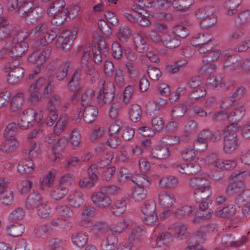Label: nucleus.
<instances>
[{"label": "nucleus", "instance_id": "1", "mask_svg": "<svg viewBox=\"0 0 250 250\" xmlns=\"http://www.w3.org/2000/svg\"><path fill=\"white\" fill-rule=\"evenodd\" d=\"M29 37L28 30H20L16 37L11 40L12 45L8 52V56L11 58H19L23 54L28 48L27 43L24 41Z\"/></svg>", "mask_w": 250, "mask_h": 250}, {"label": "nucleus", "instance_id": "2", "mask_svg": "<svg viewBox=\"0 0 250 250\" xmlns=\"http://www.w3.org/2000/svg\"><path fill=\"white\" fill-rule=\"evenodd\" d=\"M239 126L238 124L231 123L224 129L223 150L227 153L235 150L238 146L237 131Z\"/></svg>", "mask_w": 250, "mask_h": 250}, {"label": "nucleus", "instance_id": "3", "mask_svg": "<svg viewBox=\"0 0 250 250\" xmlns=\"http://www.w3.org/2000/svg\"><path fill=\"white\" fill-rule=\"evenodd\" d=\"M83 50V55L81 59V69L84 75L85 80L90 83H95L99 79V74L95 71L93 65L88 62L90 57V48H86L83 50V47L80 46L78 50Z\"/></svg>", "mask_w": 250, "mask_h": 250}, {"label": "nucleus", "instance_id": "4", "mask_svg": "<svg viewBox=\"0 0 250 250\" xmlns=\"http://www.w3.org/2000/svg\"><path fill=\"white\" fill-rule=\"evenodd\" d=\"M29 36L31 35L40 38V44L44 46L51 43L55 38L54 35L48 33L47 25L46 23H42L35 26L30 32L28 31Z\"/></svg>", "mask_w": 250, "mask_h": 250}, {"label": "nucleus", "instance_id": "5", "mask_svg": "<svg viewBox=\"0 0 250 250\" xmlns=\"http://www.w3.org/2000/svg\"><path fill=\"white\" fill-rule=\"evenodd\" d=\"M224 62V68L226 71L235 70L241 68L244 64L246 65V60L243 62L240 58L237 55H233L229 50H226L223 53Z\"/></svg>", "mask_w": 250, "mask_h": 250}, {"label": "nucleus", "instance_id": "6", "mask_svg": "<svg viewBox=\"0 0 250 250\" xmlns=\"http://www.w3.org/2000/svg\"><path fill=\"white\" fill-rule=\"evenodd\" d=\"M155 235L157 237L156 239V247L160 250H165L172 241L171 234L167 231H164V228L162 225L158 226L154 229Z\"/></svg>", "mask_w": 250, "mask_h": 250}, {"label": "nucleus", "instance_id": "7", "mask_svg": "<svg viewBox=\"0 0 250 250\" xmlns=\"http://www.w3.org/2000/svg\"><path fill=\"white\" fill-rule=\"evenodd\" d=\"M245 109L242 106L236 108L228 115H227V113L225 111H221L214 114L213 120L214 121H220L223 120L224 117H227L229 122L237 124V122L240 121L245 115Z\"/></svg>", "mask_w": 250, "mask_h": 250}, {"label": "nucleus", "instance_id": "8", "mask_svg": "<svg viewBox=\"0 0 250 250\" xmlns=\"http://www.w3.org/2000/svg\"><path fill=\"white\" fill-rule=\"evenodd\" d=\"M52 52L50 46L40 48L34 51L28 57V61L37 66L42 65L48 59Z\"/></svg>", "mask_w": 250, "mask_h": 250}, {"label": "nucleus", "instance_id": "9", "mask_svg": "<svg viewBox=\"0 0 250 250\" xmlns=\"http://www.w3.org/2000/svg\"><path fill=\"white\" fill-rule=\"evenodd\" d=\"M77 34V30L76 28L63 31L58 38V44H61L63 50H68L76 39Z\"/></svg>", "mask_w": 250, "mask_h": 250}, {"label": "nucleus", "instance_id": "10", "mask_svg": "<svg viewBox=\"0 0 250 250\" xmlns=\"http://www.w3.org/2000/svg\"><path fill=\"white\" fill-rule=\"evenodd\" d=\"M91 199L95 206L99 209H106L111 204V200L109 196L103 191L94 192Z\"/></svg>", "mask_w": 250, "mask_h": 250}, {"label": "nucleus", "instance_id": "11", "mask_svg": "<svg viewBox=\"0 0 250 250\" xmlns=\"http://www.w3.org/2000/svg\"><path fill=\"white\" fill-rule=\"evenodd\" d=\"M88 178L80 179L79 182L80 187L88 188L93 187L98 179L99 172L95 165H92L87 169Z\"/></svg>", "mask_w": 250, "mask_h": 250}, {"label": "nucleus", "instance_id": "12", "mask_svg": "<svg viewBox=\"0 0 250 250\" xmlns=\"http://www.w3.org/2000/svg\"><path fill=\"white\" fill-rule=\"evenodd\" d=\"M236 203L242 207V211L244 215L250 212V189H245L242 193L236 197Z\"/></svg>", "mask_w": 250, "mask_h": 250}, {"label": "nucleus", "instance_id": "13", "mask_svg": "<svg viewBox=\"0 0 250 250\" xmlns=\"http://www.w3.org/2000/svg\"><path fill=\"white\" fill-rule=\"evenodd\" d=\"M172 166L179 172L188 175L195 174L201 169L200 165L196 161L189 164L184 163L181 165L174 164Z\"/></svg>", "mask_w": 250, "mask_h": 250}, {"label": "nucleus", "instance_id": "14", "mask_svg": "<svg viewBox=\"0 0 250 250\" xmlns=\"http://www.w3.org/2000/svg\"><path fill=\"white\" fill-rule=\"evenodd\" d=\"M35 122L33 110L28 109L23 111L18 122L19 126L23 129H27L33 126Z\"/></svg>", "mask_w": 250, "mask_h": 250}, {"label": "nucleus", "instance_id": "15", "mask_svg": "<svg viewBox=\"0 0 250 250\" xmlns=\"http://www.w3.org/2000/svg\"><path fill=\"white\" fill-rule=\"evenodd\" d=\"M13 191L7 186V182L4 180L0 182V201L5 205H10L13 200Z\"/></svg>", "mask_w": 250, "mask_h": 250}, {"label": "nucleus", "instance_id": "16", "mask_svg": "<svg viewBox=\"0 0 250 250\" xmlns=\"http://www.w3.org/2000/svg\"><path fill=\"white\" fill-rule=\"evenodd\" d=\"M114 98V93L112 88L103 87L100 90L97 97L98 104L102 106L104 104H111Z\"/></svg>", "mask_w": 250, "mask_h": 250}, {"label": "nucleus", "instance_id": "17", "mask_svg": "<svg viewBox=\"0 0 250 250\" xmlns=\"http://www.w3.org/2000/svg\"><path fill=\"white\" fill-rule=\"evenodd\" d=\"M159 204L164 208H169L172 207L176 201L173 193L167 191H162L158 195Z\"/></svg>", "mask_w": 250, "mask_h": 250}, {"label": "nucleus", "instance_id": "18", "mask_svg": "<svg viewBox=\"0 0 250 250\" xmlns=\"http://www.w3.org/2000/svg\"><path fill=\"white\" fill-rule=\"evenodd\" d=\"M98 111L97 108L94 105H90L83 107V112L81 115V113L78 115V117H83L84 122L86 124H90L94 121L98 115Z\"/></svg>", "mask_w": 250, "mask_h": 250}, {"label": "nucleus", "instance_id": "19", "mask_svg": "<svg viewBox=\"0 0 250 250\" xmlns=\"http://www.w3.org/2000/svg\"><path fill=\"white\" fill-rule=\"evenodd\" d=\"M7 81L9 84H15L20 83L23 79L24 70L22 67H17L9 70Z\"/></svg>", "mask_w": 250, "mask_h": 250}, {"label": "nucleus", "instance_id": "20", "mask_svg": "<svg viewBox=\"0 0 250 250\" xmlns=\"http://www.w3.org/2000/svg\"><path fill=\"white\" fill-rule=\"evenodd\" d=\"M166 47L173 49L178 47L181 44V40L174 34L169 35L164 33L161 36V42Z\"/></svg>", "mask_w": 250, "mask_h": 250}, {"label": "nucleus", "instance_id": "21", "mask_svg": "<svg viewBox=\"0 0 250 250\" xmlns=\"http://www.w3.org/2000/svg\"><path fill=\"white\" fill-rule=\"evenodd\" d=\"M146 231L144 226L134 227L129 236V241L132 245L139 246L141 243L142 237L145 234Z\"/></svg>", "mask_w": 250, "mask_h": 250}, {"label": "nucleus", "instance_id": "22", "mask_svg": "<svg viewBox=\"0 0 250 250\" xmlns=\"http://www.w3.org/2000/svg\"><path fill=\"white\" fill-rule=\"evenodd\" d=\"M245 185L243 181L235 180L227 187L226 192L229 196L235 195L236 197L245 189Z\"/></svg>", "mask_w": 250, "mask_h": 250}, {"label": "nucleus", "instance_id": "23", "mask_svg": "<svg viewBox=\"0 0 250 250\" xmlns=\"http://www.w3.org/2000/svg\"><path fill=\"white\" fill-rule=\"evenodd\" d=\"M62 97L58 94H53L49 99L46 105L47 112H55L58 113L57 109L63 104Z\"/></svg>", "mask_w": 250, "mask_h": 250}, {"label": "nucleus", "instance_id": "24", "mask_svg": "<svg viewBox=\"0 0 250 250\" xmlns=\"http://www.w3.org/2000/svg\"><path fill=\"white\" fill-rule=\"evenodd\" d=\"M170 155L169 148L167 146H157L152 149L150 157L156 160L166 159Z\"/></svg>", "mask_w": 250, "mask_h": 250}, {"label": "nucleus", "instance_id": "25", "mask_svg": "<svg viewBox=\"0 0 250 250\" xmlns=\"http://www.w3.org/2000/svg\"><path fill=\"white\" fill-rule=\"evenodd\" d=\"M159 186L162 188H174L179 184V179L173 175H167L162 177L159 180Z\"/></svg>", "mask_w": 250, "mask_h": 250}, {"label": "nucleus", "instance_id": "26", "mask_svg": "<svg viewBox=\"0 0 250 250\" xmlns=\"http://www.w3.org/2000/svg\"><path fill=\"white\" fill-rule=\"evenodd\" d=\"M245 88L242 86L238 87L233 92L230 99H224L221 104L222 108L228 107L232 103L243 97Z\"/></svg>", "mask_w": 250, "mask_h": 250}, {"label": "nucleus", "instance_id": "27", "mask_svg": "<svg viewBox=\"0 0 250 250\" xmlns=\"http://www.w3.org/2000/svg\"><path fill=\"white\" fill-rule=\"evenodd\" d=\"M71 64V61L66 60L63 62L59 66L56 68L54 75L58 80L62 81L66 77Z\"/></svg>", "mask_w": 250, "mask_h": 250}, {"label": "nucleus", "instance_id": "28", "mask_svg": "<svg viewBox=\"0 0 250 250\" xmlns=\"http://www.w3.org/2000/svg\"><path fill=\"white\" fill-rule=\"evenodd\" d=\"M118 243L117 237L113 234L108 235L102 240L101 247L103 250H113Z\"/></svg>", "mask_w": 250, "mask_h": 250}, {"label": "nucleus", "instance_id": "29", "mask_svg": "<svg viewBox=\"0 0 250 250\" xmlns=\"http://www.w3.org/2000/svg\"><path fill=\"white\" fill-rule=\"evenodd\" d=\"M211 36L206 33H199L194 36L191 40V44L192 46L197 47L206 44H210L211 42Z\"/></svg>", "mask_w": 250, "mask_h": 250}, {"label": "nucleus", "instance_id": "30", "mask_svg": "<svg viewBox=\"0 0 250 250\" xmlns=\"http://www.w3.org/2000/svg\"><path fill=\"white\" fill-rule=\"evenodd\" d=\"M88 236L86 232L79 231L73 234L71 236L73 244L78 247H83L87 243Z\"/></svg>", "mask_w": 250, "mask_h": 250}, {"label": "nucleus", "instance_id": "31", "mask_svg": "<svg viewBox=\"0 0 250 250\" xmlns=\"http://www.w3.org/2000/svg\"><path fill=\"white\" fill-rule=\"evenodd\" d=\"M24 229L25 226L24 225L17 223L7 226L6 230L9 235L11 237H16L21 235L24 231Z\"/></svg>", "mask_w": 250, "mask_h": 250}, {"label": "nucleus", "instance_id": "32", "mask_svg": "<svg viewBox=\"0 0 250 250\" xmlns=\"http://www.w3.org/2000/svg\"><path fill=\"white\" fill-rule=\"evenodd\" d=\"M42 203L39 193L37 192H33L28 196L25 202V206L27 208L32 209L35 207L37 208V206Z\"/></svg>", "mask_w": 250, "mask_h": 250}, {"label": "nucleus", "instance_id": "33", "mask_svg": "<svg viewBox=\"0 0 250 250\" xmlns=\"http://www.w3.org/2000/svg\"><path fill=\"white\" fill-rule=\"evenodd\" d=\"M34 164L30 158L25 159L20 161L17 167L18 171L21 173H28L34 169Z\"/></svg>", "mask_w": 250, "mask_h": 250}, {"label": "nucleus", "instance_id": "34", "mask_svg": "<svg viewBox=\"0 0 250 250\" xmlns=\"http://www.w3.org/2000/svg\"><path fill=\"white\" fill-rule=\"evenodd\" d=\"M16 27L12 25H8L6 27H0V40H3L6 38L13 39L14 37L20 32Z\"/></svg>", "mask_w": 250, "mask_h": 250}, {"label": "nucleus", "instance_id": "35", "mask_svg": "<svg viewBox=\"0 0 250 250\" xmlns=\"http://www.w3.org/2000/svg\"><path fill=\"white\" fill-rule=\"evenodd\" d=\"M247 240V238L244 236L241 240L234 241L232 236L230 234H227L223 236L221 238L222 243L226 247H238L242 245Z\"/></svg>", "mask_w": 250, "mask_h": 250}, {"label": "nucleus", "instance_id": "36", "mask_svg": "<svg viewBox=\"0 0 250 250\" xmlns=\"http://www.w3.org/2000/svg\"><path fill=\"white\" fill-rule=\"evenodd\" d=\"M224 133V130L218 129L216 131L212 132L208 129H205L202 130L203 136L206 138L208 140H210L213 142L219 141L222 135Z\"/></svg>", "mask_w": 250, "mask_h": 250}, {"label": "nucleus", "instance_id": "37", "mask_svg": "<svg viewBox=\"0 0 250 250\" xmlns=\"http://www.w3.org/2000/svg\"><path fill=\"white\" fill-rule=\"evenodd\" d=\"M174 231V234L179 240L185 239L188 234L186 226L181 223L174 224L171 227Z\"/></svg>", "mask_w": 250, "mask_h": 250}, {"label": "nucleus", "instance_id": "38", "mask_svg": "<svg viewBox=\"0 0 250 250\" xmlns=\"http://www.w3.org/2000/svg\"><path fill=\"white\" fill-rule=\"evenodd\" d=\"M197 209L192 206H186L177 209L175 214L178 217H186L194 215Z\"/></svg>", "mask_w": 250, "mask_h": 250}, {"label": "nucleus", "instance_id": "39", "mask_svg": "<svg viewBox=\"0 0 250 250\" xmlns=\"http://www.w3.org/2000/svg\"><path fill=\"white\" fill-rule=\"evenodd\" d=\"M18 130L16 124L15 123H10L6 126L4 130L3 137L6 140H17L15 138V135L17 133Z\"/></svg>", "mask_w": 250, "mask_h": 250}, {"label": "nucleus", "instance_id": "40", "mask_svg": "<svg viewBox=\"0 0 250 250\" xmlns=\"http://www.w3.org/2000/svg\"><path fill=\"white\" fill-rule=\"evenodd\" d=\"M166 101L163 99H160L156 102L148 103L146 106V112L150 115H156L160 107L164 105Z\"/></svg>", "mask_w": 250, "mask_h": 250}, {"label": "nucleus", "instance_id": "41", "mask_svg": "<svg viewBox=\"0 0 250 250\" xmlns=\"http://www.w3.org/2000/svg\"><path fill=\"white\" fill-rule=\"evenodd\" d=\"M109 227L105 222H97L94 223L90 228L93 233L96 235H100L108 232Z\"/></svg>", "mask_w": 250, "mask_h": 250}, {"label": "nucleus", "instance_id": "42", "mask_svg": "<svg viewBox=\"0 0 250 250\" xmlns=\"http://www.w3.org/2000/svg\"><path fill=\"white\" fill-rule=\"evenodd\" d=\"M68 117L66 115L60 117L54 127V132L57 136H59L64 131L68 124Z\"/></svg>", "mask_w": 250, "mask_h": 250}, {"label": "nucleus", "instance_id": "43", "mask_svg": "<svg viewBox=\"0 0 250 250\" xmlns=\"http://www.w3.org/2000/svg\"><path fill=\"white\" fill-rule=\"evenodd\" d=\"M212 194L210 188L204 189H195L193 197L196 202H201L204 200H208V197Z\"/></svg>", "mask_w": 250, "mask_h": 250}, {"label": "nucleus", "instance_id": "44", "mask_svg": "<svg viewBox=\"0 0 250 250\" xmlns=\"http://www.w3.org/2000/svg\"><path fill=\"white\" fill-rule=\"evenodd\" d=\"M33 6L31 2L23 1L19 3V6L16 11L21 17H24L27 20L28 13L31 11Z\"/></svg>", "mask_w": 250, "mask_h": 250}, {"label": "nucleus", "instance_id": "45", "mask_svg": "<svg viewBox=\"0 0 250 250\" xmlns=\"http://www.w3.org/2000/svg\"><path fill=\"white\" fill-rule=\"evenodd\" d=\"M215 8L213 6H207L198 9L195 13V16L198 19H204L214 15Z\"/></svg>", "mask_w": 250, "mask_h": 250}, {"label": "nucleus", "instance_id": "46", "mask_svg": "<svg viewBox=\"0 0 250 250\" xmlns=\"http://www.w3.org/2000/svg\"><path fill=\"white\" fill-rule=\"evenodd\" d=\"M129 117L132 121L138 122L142 117V109L137 104H132L129 111Z\"/></svg>", "mask_w": 250, "mask_h": 250}, {"label": "nucleus", "instance_id": "47", "mask_svg": "<svg viewBox=\"0 0 250 250\" xmlns=\"http://www.w3.org/2000/svg\"><path fill=\"white\" fill-rule=\"evenodd\" d=\"M236 210L235 207L232 206H229L223 207L222 208L217 209V210L215 211V214L218 217L227 218L233 215L236 213Z\"/></svg>", "mask_w": 250, "mask_h": 250}, {"label": "nucleus", "instance_id": "48", "mask_svg": "<svg viewBox=\"0 0 250 250\" xmlns=\"http://www.w3.org/2000/svg\"><path fill=\"white\" fill-rule=\"evenodd\" d=\"M197 154V151L191 146H186L181 151V156L185 161H196L198 159Z\"/></svg>", "mask_w": 250, "mask_h": 250}, {"label": "nucleus", "instance_id": "49", "mask_svg": "<svg viewBox=\"0 0 250 250\" xmlns=\"http://www.w3.org/2000/svg\"><path fill=\"white\" fill-rule=\"evenodd\" d=\"M19 143L17 140H6L0 145V151L4 153H9L15 151Z\"/></svg>", "mask_w": 250, "mask_h": 250}, {"label": "nucleus", "instance_id": "50", "mask_svg": "<svg viewBox=\"0 0 250 250\" xmlns=\"http://www.w3.org/2000/svg\"><path fill=\"white\" fill-rule=\"evenodd\" d=\"M147 190L143 186L134 187L132 192V196L135 202H141L146 196Z\"/></svg>", "mask_w": 250, "mask_h": 250}, {"label": "nucleus", "instance_id": "51", "mask_svg": "<svg viewBox=\"0 0 250 250\" xmlns=\"http://www.w3.org/2000/svg\"><path fill=\"white\" fill-rule=\"evenodd\" d=\"M242 0H226L224 4L226 9L227 14L232 15L237 12L236 7L240 4Z\"/></svg>", "mask_w": 250, "mask_h": 250}, {"label": "nucleus", "instance_id": "52", "mask_svg": "<svg viewBox=\"0 0 250 250\" xmlns=\"http://www.w3.org/2000/svg\"><path fill=\"white\" fill-rule=\"evenodd\" d=\"M69 204L73 207H80L83 203L84 199L83 194L81 192H76L70 195L68 199Z\"/></svg>", "mask_w": 250, "mask_h": 250}, {"label": "nucleus", "instance_id": "53", "mask_svg": "<svg viewBox=\"0 0 250 250\" xmlns=\"http://www.w3.org/2000/svg\"><path fill=\"white\" fill-rule=\"evenodd\" d=\"M55 179V174L49 171L40 180V188L42 189H47L53 185Z\"/></svg>", "mask_w": 250, "mask_h": 250}, {"label": "nucleus", "instance_id": "54", "mask_svg": "<svg viewBox=\"0 0 250 250\" xmlns=\"http://www.w3.org/2000/svg\"><path fill=\"white\" fill-rule=\"evenodd\" d=\"M65 3L62 0H53L50 2L47 13L49 15L54 14L57 11L65 9Z\"/></svg>", "mask_w": 250, "mask_h": 250}, {"label": "nucleus", "instance_id": "55", "mask_svg": "<svg viewBox=\"0 0 250 250\" xmlns=\"http://www.w3.org/2000/svg\"><path fill=\"white\" fill-rule=\"evenodd\" d=\"M250 21V11L245 10L240 12L235 20L237 26H240L248 23Z\"/></svg>", "mask_w": 250, "mask_h": 250}, {"label": "nucleus", "instance_id": "56", "mask_svg": "<svg viewBox=\"0 0 250 250\" xmlns=\"http://www.w3.org/2000/svg\"><path fill=\"white\" fill-rule=\"evenodd\" d=\"M94 92L92 89L86 90L81 97V104L83 107L92 105Z\"/></svg>", "mask_w": 250, "mask_h": 250}, {"label": "nucleus", "instance_id": "57", "mask_svg": "<svg viewBox=\"0 0 250 250\" xmlns=\"http://www.w3.org/2000/svg\"><path fill=\"white\" fill-rule=\"evenodd\" d=\"M126 203L125 200H117L112 207L111 211L116 216L123 214L125 210Z\"/></svg>", "mask_w": 250, "mask_h": 250}, {"label": "nucleus", "instance_id": "58", "mask_svg": "<svg viewBox=\"0 0 250 250\" xmlns=\"http://www.w3.org/2000/svg\"><path fill=\"white\" fill-rule=\"evenodd\" d=\"M23 102V94L19 93L14 96L10 102V110L14 112L19 109Z\"/></svg>", "mask_w": 250, "mask_h": 250}, {"label": "nucleus", "instance_id": "59", "mask_svg": "<svg viewBox=\"0 0 250 250\" xmlns=\"http://www.w3.org/2000/svg\"><path fill=\"white\" fill-rule=\"evenodd\" d=\"M68 189L62 185L55 187L51 191V196L55 200L61 199L67 193Z\"/></svg>", "mask_w": 250, "mask_h": 250}, {"label": "nucleus", "instance_id": "60", "mask_svg": "<svg viewBox=\"0 0 250 250\" xmlns=\"http://www.w3.org/2000/svg\"><path fill=\"white\" fill-rule=\"evenodd\" d=\"M208 146V139L203 136L202 131L199 133L198 139L193 143L194 149L202 151L206 149Z\"/></svg>", "mask_w": 250, "mask_h": 250}, {"label": "nucleus", "instance_id": "61", "mask_svg": "<svg viewBox=\"0 0 250 250\" xmlns=\"http://www.w3.org/2000/svg\"><path fill=\"white\" fill-rule=\"evenodd\" d=\"M141 211L143 214H154L156 213V205L152 200H146L141 207Z\"/></svg>", "mask_w": 250, "mask_h": 250}, {"label": "nucleus", "instance_id": "62", "mask_svg": "<svg viewBox=\"0 0 250 250\" xmlns=\"http://www.w3.org/2000/svg\"><path fill=\"white\" fill-rule=\"evenodd\" d=\"M184 139V137H179L176 136L167 135L162 139L161 143L166 146H172L183 141Z\"/></svg>", "mask_w": 250, "mask_h": 250}, {"label": "nucleus", "instance_id": "63", "mask_svg": "<svg viewBox=\"0 0 250 250\" xmlns=\"http://www.w3.org/2000/svg\"><path fill=\"white\" fill-rule=\"evenodd\" d=\"M221 54L220 50H211L203 56V61L204 62H211L217 60Z\"/></svg>", "mask_w": 250, "mask_h": 250}, {"label": "nucleus", "instance_id": "64", "mask_svg": "<svg viewBox=\"0 0 250 250\" xmlns=\"http://www.w3.org/2000/svg\"><path fill=\"white\" fill-rule=\"evenodd\" d=\"M43 14V11L40 7L32 8L31 11L28 13V17L27 21L33 23L39 19Z\"/></svg>", "mask_w": 250, "mask_h": 250}]
</instances>
